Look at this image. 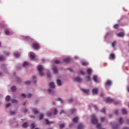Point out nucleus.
Listing matches in <instances>:
<instances>
[{"mask_svg":"<svg viewBox=\"0 0 129 129\" xmlns=\"http://www.w3.org/2000/svg\"><path fill=\"white\" fill-rule=\"evenodd\" d=\"M92 123H93V124H97L98 121H97V119L95 117V115L92 114Z\"/></svg>","mask_w":129,"mask_h":129,"instance_id":"nucleus-1","label":"nucleus"},{"mask_svg":"<svg viewBox=\"0 0 129 129\" xmlns=\"http://www.w3.org/2000/svg\"><path fill=\"white\" fill-rule=\"evenodd\" d=\"M38 71L39 72L40 75L43 76L44 75V73L42 72L43 71V66L39 65L38 67Z\"/></svg>","mask_w":129,"mask_h":129,"instance_id":"nucleus-2","label":"nucleus"},{"mask_svg":"<svg viewBox=\"0 0 129 129\" xmlns=\"http://www.w3.org/2000/svg\"><path fill=\"white\" fill-rule=\"evenodd\" d=\"M105 101L106 103H111V102H113V101H114V99L107 97L105 99Z\"/></svg>","mask_w":129,"mask_h":129,"instance_id":"nucleus-3","label":"nucleus"},{"mask_svg":"<svg viewBox=\"0 0 129 129\" xmlns=\"http://www.w3.org/2000/svg\"><path fill=\"white\" fill-rule=\"evenodd\" d=\"M32 111L34 112V114H38L39 113V110L37 108H31Z\"/></svg>","mask_w":129,"mask_h":129,"instance_id":"nucleus-4","label":"nucleus"},{"mask_svg":"<svg viewBox=\"0 0 129 129\" xmlns=\"http://www.w3.org/2000/svg\"><path fill=\"white\" fill-rule=\"evenodd\" d=\"M75 81H76V82H79L80 83V82H82V79L80 78L79 77H78L75 79Z\"/></svg>","mask_w":129,"mask_h":129,"instance_id":"nucleus-5","label":"nucleus"},{"mask_svg":"<svg viewBox=\"0 0 129 129\" xmlns=\"http://www.w3.org/2000/svg\"><path fill=\"white\" fill-rule=\"evenodd\" d=\"M81 90L84 92V93H86V94H87L88 95H89V89H81Z\"/></svg>","mask_w":129,"mask_h":129,"instance_id":"nucleus-6","label":"nucleus"},{"mask_svg":"<svg viewBox=\"0 0 129 129\" xmlns=\"http://www.w3.org/2000/svg\"><path fill=\"white\" fill-rule=\"evenodd\" d=\"M71 61V59L69 57H68L67 58H64L63 60V62H64V63H69V62Z\"/></svg>","mask_w":129,"mask_h":129,"instance_id":"nucleus-7","label":"nucleus"},{"mask_svg":"<svg viewBox=\"0 0 129 129\" xmlns=\"http://www.w3.org/2000/svg\"><path fill=\"white\" fill-rule=\"evenodd\" d=\"M32 46L34 48V49H39V44H38L37 43H33L32 44Z\"/></svg>","mask_w":129,"mask_h":129,"instance_id":"nucleus-8","label":"nucleus"},{"mask_svg":"<svg viewBox=\"0 0 129 129\" xmlns=\"http://www.w3.org/2000/svg\"><path fill=\"white\" fill-rule=\"evenodd\" d=\"M45 120L46 121V124H48V125H50V124H52V123H54V122L50 121L49 120H48V119H45Z\"/></svg>","mask_w":129,"mask_h":129,"instance_id":"nucleus-9","label":"nucleus"},{"mask_svg":"<svg viewBox=\"0 0 129 129\" xmlns=\"http://www.w3.org/2000/svg\"><path fill=\"white\" fill-rule=\"evenodd\" d=\"M111 84H112L111 81L108 80L106 83V84H105V85L106 87V86H111Z\"/></svg>","mask_w":129,"mask_h":129,"instance_id":"nucleus-10","label":"nucleus"},{"mask_svg":"<svg viewBox=\"0 0 129 129\" xmlns=\"http://www.w3.org/2000/svg\"><path fill=\"white\" fill-rule=\"evenodd\" d=\"M49 85L50 88H52V89H54V88H55V83H54V82L50 83Z\"/></svg>","mask_w":129,"mask_h":129,"instance_id":"nucleus-11","label":"nucleus"},{"mask_svg":"<svg viewBox=\"0 0 129 129\" xmlns=\"http://www.w3.org/2000/svg\"><path fill=\"white\" fill-rule=\"evenodd\" d=\"M84 128V125L82 123L79 124L78 126V129H83Z\"/></svg>","mask_w":129,"mask_h":129,"instance_id":"nucleus-12","label":"nucleus"},{"mask_svg":"<svg viewBox=\"0 0 129 129\" xmlns=\"http://www.w3.org/2000/svg\"><path fill=\"white\" fill-rule=\"evenodd\" d=\"M118 37H122L124 36V32H120L118 34H117Z\"/></svg>","mask_w":129,"mask_h":129,"instance_id":"nucleus-13","label":"nucleus"},{"mask_svg":"<svg viewBox=\"0 0 129 129\" xmlns=\"http://www.w3.org/2000/svg\"><path fill=\"white\" fill-rule=\"evenodd\" d=\"M92 93L94 95L97 94V93H98V89H93L92 90Z\"/></svg>","mask_w":129,"mask_h":129,"instance_id":"nucleus-14","label":"nucleus"},{"mask_svg":"<svg viewBox=\"0 0 129 129\" xmlns=\"http://www.w3.org/2000/svg\"><path fill=\"white\" fill-rule=\"evenodd\" d=\"M22 127H28V126H29V125L28 124V123H27V122H25L24 123H23L22 125Z\"/></svg>","mask_w":129,"mask_h":129,"instance_id":"nucleus-15","label":"nucleus"},{"mask_svg":"<svg viewBox=\"0 0 129 129\" xmlns=\"http://www.w3.org/2000/svg\"><path fill=\"white\" fill-rule=\"evenodd\" d=\"M53 70L54 73L55 74H58V69H57V68L56 67H54L53 68Z\"/></svg>","mask_w":129,"mask_h":129,"instance_id":"nucleus-16","label":"nucleus"},{"mask_svg":"<svg viewBox=\"0 0 129 129\" xmlns=\"http://www.w3.org/2000/svg\"><path fill=\"white\" fill-rule=\"evenodd\" d=\"M56 84L58 86H61V85H62V83H61V80L57 79L56 81Z\"/></svg>","mask_w":129,"mask_h":129,"instance_id":"nucleus-17","label":"nucleus"},{"mask_svg":"<svg viewBox=\"0 0 129 129\" xmlns=\"http://www.w3.org/2000/svg\"><path fill=\"white\" fill-rule=\"evenodd\" d=\"M85 79L86 80V81H87V82H90V81H91V79L90 78V76H88L85 78Z\"/></svg>","mask_w":129,"mask_h":129,"instance_id":"nucleus-18","label":"nucleus"},{"mask_svg":"<svg viewBox=\"0 0 129 129\" xmlns=\"http://www.w3.org/2000/svg\"><path fill=\"white\" fill-rule=\"evenodd\" d=\"M114 58H115V55H114V54L111 53V54L110 55V59L111 60H112V59H114Z\"/></svg>","mask_w":129,"mask_h":129,"instance_id":"nucleus-19","label":"nucleus"},{"mask_svg":"<svg viewBox=\"0 0 129 129\" xmlns=\"http://www.w3.org/2000/svg\"><path fill=\"white\" fill-rule=\"evenodd\" d=\"M93 80L94 81H95V82H96V83L98 82V80L97 79V76H94Z\"/></svg>","mask_w":129,"mask_h":129,"instance_id":"nucleus-20","label":"nucleus"},{"mask_svg":"<svg viewBox=\"0 0 129 129\" xmlns=\"http://www.w3.org/2000/svg\"><path fill=\"white\" fill-rule=\"evenodd\" d=\"M5 32L6 35H7V36L10 35V30H8L7 29H5Z\"/></svg>","mask_w":129,"mask_h":129,"instance_id":"nucleus-21","label":"nucleus"},{"mask_svg":"<svg viewBox=\"0 0 129 129\" xmlns=\"http://www.w3.org/2000/svg\"><path fill=\"white\" fill-rule=\"evenodd\" d=\"M5 100L6 101H7V102H9V101H10V100H11V96H7L6 98H5Z\"/></svg>","mask_w":129,"mask_h":129,"instance_id":"nucleus-22","label":"nucleus"},{"mask_svg":"<svg viewBox=\"0 0 129 129\" xmlns=\"http://www.w3.org/2000/svg\"><path fill=\"white\" fill-rule=\"evenodd\" d=\"M74 122H76V123H78V117H75L73 119Z\"/></svg>","mask_w":129,"mask_h":129,"instance_id":"nucleus-23","label":"nucleus"},{"mask_svg":"<svg viewBox=\"0 0 129 129\" xmlns=\"http://www.w3.org/2000/svg\"><path fill=\"white\" fill-rule=\"evenodd\" d=\"M119 122L120 124H122L123 123V119L122 117H120L119 119Z\"/></svg>","mask_w":129,"mask_h":129,"instance_id":"nucleus-24","label":"nucleus"},{"mask_svg":"<svg viewBox=\"0 0 129 129\" xmlns=\"http://www.w3.org/2000/svg\"><path fill=\"white\" fill-rule=\"evenodd\" d=\"M11 90L13 91V92H16V90H17V88L15 86H12L11 88Z\"/></svg>","mask_w":129,"mask_h":129,"instance_id":"nucleus-25","label":"nucleus"},{"mask_svg":"<svg viewBox=\"0 0 129 129\" xmlns=\"http://www.w3.org/2000/svg\"><path fill=\"white\" fill-rule=\"evenodd\" d=\"M19 101L15 99H12V103H18Z\"/></svg>","mask_w":129,"mask_h":129,"instance_id":"nucleus-26","label":"nucleus"},{"mask_svg":"<svg viewBox=\"0 0 129 129\" xmlns=\"http://www.w3.org/2000/svg\"><path fill=\"white\" fill-rule=\"evenodd\" d=\"M44 118V114L40 113L39 115V119L40 120H42V119Z\"/></svg>","mask_w":129,"mask_h":129,"instance_id":"nucleus-27","label":"nucleus"},{"mask_svg":"<svg viewBox=\"0 0 129 129\" xmlns=\"http://www.w3.org/2000/svg\"><path fill=\"white\" fill-rule=\"evenodd\" d=\"M1 68H2V69H3V70H6V68H7V66H6V64H2V66H1Z\"/></svg>","mask_w":129,"mask_h":129,"instance_id":"nucleus-28","label":"nucleus"},{"mask_svg":"<svg viewBox=\"0 0 129 129\" xmlns=\"http://www.w3.org/2000/svg\"><path fill=\"white\" fill-rule=\"evenodd\" d=\"M87 72L89 75H90V74H91V72H92V70L91 69H88Z\"/></svg>","mask_w":129,"mask_h":129,"instance_id":"nucleus-29","label":"nucleus"},{"mask_svg":"<svg viewBox=\"0 0 129 129\" xmlns=\"http://www.w3.org/2000/svg\"><path fill=\"white\" fill-rule=\"evenodd\" d=\"M119 126V124H116L114 126H113V128L114 129H117Z\"/></svg>","mask_w":129,"mask_h":129,"instance_id":"nucleus-30","label":"nucleus"},{"mask_svg":"<svg viewBox=\"0 0 129 129\" xmlns=\"http://www.w3.org/2000/svg\"><path fill=\"white\" fill-rule=\"evenodd\" d=\"M122 113L123 114H126V113H127V111L125 109H122Z\"/></svg>","mask_w":129,"mask_h":129,"instance_id":"nucleus-31","label":"nucleus"},{"mask_svg":"<svg viewBox=\"0 0 129 129\" xmlns=\"http://www.w3.org/2000/svg\"><path fill=\"white\" fill-rule=\"evenodd\" d=\"M30 58L31 60H34L35 59V55L34 54H30Z\"/></svg>","mask_w":129,"mask_h":129,"instance_id":"nucleus-32","label":"nucleus"},{"mask_svg":"<svg viewBox=\"0 0 129 129\" xmlns=\"http://www.w3.org/2000/svg\"><path fill=\"white\" fill-rule=\"evenodd\" d=\"M53 113L54 114H55V115L58 114V110L57 109V108H54Z\"/></svg>","mask_w":129,"mask_h":129,"instance_id":"nucleus-33","label":"nucleus"},{"mask_svg":"<svg viewBox=\"0 0 129 129\" xmlns=\"http://www.w3.org/2000/svg\"><path fill=\"white\" fill-rule=\"evenodd\" d=\"M5 60V56L3 55H0V61H4Z\"/></svg>","mask_w":129,"mask_h":129,"instance_id":"nucleus-34","label":"nucleus"},{"mask_svg":"<svg viewBox=\"0 0 129 129\" xmlns=\"http://www.w3.org/2000/svg\"><path fill=\"white\" fill-rule=\"evenodd\" d=\"M71 113L74 114L75 112H76V109H72L70 110Z\"/></svg>","mask_w":129,"mask_h":129,"instance_id":"nucleus-35","label":"nucleus"},{"mask_svg":"<svg viewBox=\"0 0 129 129\" xmlns=\"http://www.w3.org/2000/svg\"><path fill=\"white\" fill-rule=\"evenodd\" d=\"M114 29H118V28H119V25L118 24H115L114 25Z\"/></svg>","mask_w":129,"mask_h":129,"instance_id":"nucleus-36","label":"nucleus"},{"mask_svg":"<svg viewBox=\"0 0 129 129\" xmlns=\"http://www.w3.org/2000/svg\"><path fill=\"white\" fill-rule=\"evenodd\" d=\"M10 122L11 123H14V122H16V118H13L12 119L10 120Z\"/></svg>","mask_w":129,"mask_h":129,"instance_id":"nucleus-37","label":"nucleus"},{"mask_svg":"<svg viewBox=\"0 0 129 129\" xmlns=\"http://www.w3.org/2000/svg\"><path fill=\"white\" fill-rule=\"evenodd\" d=\"M113 102L114 104H115V105H118V104H119L120 103V102H118V101H114H114L112 102Z\"/></svg>","mask_w":129,"mask_h":129,"instance_id":"nucleus-38","label":"nucleus"},{"mask_svg":"<svg viewBox=\"0 0 129 129\" xmlns=\"http://www.w3.org/2000/svg\"><path fill=\"white\" fill-rule=\"evenodd\" d=\"M82 65H83V66H87V65H88V62H83L82 63Z\"/></svg>","mask_w":129,"mask_h":129,"instance_id":"nucleus-39","label":"nucleus"},{"mask_svg":"<svg viewBox=\"0 0 129 129\" xmlns=\"http://www.w3.org/2000/svg\"><path fill=\"white\" fill-rule=\"evenodd\" d=\"M32 78H33V82H34V83H36L37 81H36V80H35V79H36V76H32Z\"/></svg>","mask_w":129,"mask_h":129,"instance_id":"nucleus-40","label":"nucleus"},{"mask_svg":"<svg viewBox=\"0 0 129 129\" xmlns=\"http://www.w3.org/2000/svg\"><path fill=\"white\" fill-rule=\"evenodd\" d=\"M25 40H26V41H30L31 40V38L29 36H26L25 38Z\"/></svg>","mask_w":129,"mask_h":129,"instance_id":"nucleus-41","label":"nucleus"},{"mask_svg":"<svg viewBox=\"0 0 129 129\" xmlns=\"http://www.w3.org/2000/svg\"><path fill=\"white\" fill-rule=\"evenodd\" d=\"M14 56H16V58H19V57L21 56V54L19 53H17L14 54Z\"/></svg>","mask_w":129,"mask_h":129,"instance_id":"nucleus-42","label":"nucleus"},{"mask_svg":"<svg viewBox=\"0 0 129 129\" xmlns=\"http://www.w3.org/2000/svg\"><path fill=\"white\" fill-rule=\"evenodd\" d=\"M31 128L32 129L35 128V127L36 126L35 125V123H31Z\"/></svg>","mask_w":129,"mask_h":129,"instance_id":"nucleus-43","label":"nucleus"},{"mask_svg":"<svg viewBox=\"0 0 129 129\" xmlns=\"http://www.w3.org/2000/svg\"><path fill=\"white\" fill-rule=\"evenodd\" d=\"M115 45H116V41H114L112 43V46L113 47V48H114L115 47Z\"/></svg>","mask_w":129,"mask_h":129,"instance_id":"nucleus-44","label":"nucleus"},{"mask_svg":"<svg viewBox=\"0 0 129 129\" xmlns=\"http://www.w3.org/2000/svg\"><path fill=\"white\" fill-rule=\"evenodd\" d=\"M23 67H26V66H28V62L27 61H25L23 64Z\"/></svg>","mask_w":129,"mask_h":129,"instance_id":"nucleus-45","label":"nucleus"},{"mask_svg":"<svg viewBox=\"0 0 129 129\" xmlns=\"http://www.w3.org/2000/svg\"><path fill=\"white\" fill-rule=\"evenodd\" d=\"M14 114H16V111H12L10 112V115H14Z\"/></svg>","mask_w":129,"mask_h":129,"instance_id":"nucleus-46","label":"nucleus"},{"mask_svg":"<svg viewBox=\"0 0 129 129\" xmlns=\"http://www.w3.org/2000/svg\"><path fill=\"white\" fill-rule=\"evenodd\" d=\"M11 105H12V104L11 103H9L6 105L5 107H6V108H8V107H10V106H11Z\"/></svg>","mask_w":129,"mask_h":129,"instance_id":"nucleus-47","label":"nucleus"},{"mask_svg":"<svg viewBox=\"0 0 129 129\" xmlns=\"http://www.w3.org/2000/svg\"><path fill=\"white\" fill-rule=\"evenodd\" d=\"M64 126H65V124H60L59 125L60 128H63V127H64Z\"/></svg>","mask_w":129,"mask_h":129,"instance_id":"nucleus-48","label":"nucleus"},{"mask_svg":"<svg viewBox=\"0 0 129 129\" xmlns=\"http://www.w3.org/2000/svg\"><path fill=\"white\" fill-rule=\"evenodd\" d=\"M28 98H31L32 97V94L29 93L27 95Z\"/></svg>","mask_w":129,"mask_h":129,"instance_id":"nucleus-49","label":"nucleus"},{"mask_svg":"<svg viewBox=\"0 0 129 129\" xmlns=\"http://www.w3.org/2000/svg\"><path fill=\"white\" fill-rule=\"evenodd\" d=\"M97 128H101V124L99 123L97 125Z\"/></svg>","mask_w":129,"mask_h":129,"instance_id":"nucleus-50","label":"nucleus"},{"mask_svg":"<svg viewBox=\"0 0 129 129\" xmlns=\"http://www.w3.org/2000/svg\"><path fill=\"white\" fill-rule=\"evenodd\" d=\"M16 81L20 82V81H21V79H20V78L18 77H16Z\"/></svg>","mask_w":129,"mask_h":129,"instance_id":"nucleus-51","label":"nucleus"},{"mask_svg":"<svg viewBox=\"0 0 129 129\" xmlns=\"http://www.w3.org/2000/svg\"><path fill=\"white\" fill-rule=\"evenodd\" d=\"M101 112H103V113H105V108H103L101 110Z\"/></svg>","mask_w":129,"mask_h":129,"instance_id":"nucleus-52","label":"nucleus"},{"mask_svg":"<svg viewBox=\"0 0 129 129\" xmlns=\"http://www.w3.org/2000/svg\"><path fill=\"white\" fill-rule=\"evenodd\" d=\"M25 84H27L28 85H29V84H31V81H28L26 82H25Z\"/></svg>","mask_w":129,"mask_h":129,"instance_id":"nucleus-53","label":"nucleus"},{"mask_svg":"<svg viewBox=\"0 0 129 129\" xmlns=\"http://www.w3.org/2000/svg\"><path fill=\"white\" fill-rule=\"evenodd\" d=\"M105 120V117H103L101 118V121H104Z\"/></svg>","mask_w":129,"mask_h":129,"instance_id":"nucleus-54","label":"nucleus"},{"mask_svg":"<svg viewBox=\"0 0 129 129\" xmlns=\"http://www.w3.org/2000/svg\"><path fill=\"white\" fill-rule=\"evenodd\" d=\"M57 100H58V101H60L61 103H63V101L61 100V98H58L57 99Z\"/></svg>","mask_w":129,"mask_h":129,"instance_id":"nucleus-55","label":"nucleus"},{"mask_svg":"<svg viewBox=\"0 0 129 129\" xmlns=\"http://www.w3.org/2000/svg\"><path fill=\"white\" fill-rule=\"evenodd\" d=\"M47 77H48V78H51V73H48L47 74Z\"/></svg>","mask_w":129,"mask_h":129,"instance_id":"nucleus-56","label":"nucleus"},{"mask_svg":"<svg viewBox=\"0 0 129 129\" xmlns=\"http://www.w3.org/2000/svg\"><path fill=\"white\" fill-rule=\"evenodd\" d=\"M62 113L65 114V111H64V110H61L60 111V112H59V114L61 115Z\"/></svg>","mask_w":129,"mask_h":129,"instance_id":"nucleus-57","label":"nucleus"},{"mask_svg":"<svg viewBox=\"0 0 129 129\" xmlns=\"http://www.w3.org/2000/svg\"><path fill=\"white\" fill-rule=\"evenodd\" d=\"M4 54H5V55H7V56L10 55V53H9V52H8V51L4 52Z\"/></svg>","mask_w":129,"mask_h":129,"instance_id":"nucleus-58","label":"nucleus"},{"mask_svg":"<svg viewBox=\"0 0 129 129\" xmlns=\"http://www.w3.org/2000/svg\"><path fill=\"white\" fill-rule=\"evenodd\" d=\"M69 102H73V98H71V99L68 100Z\"/></svg>","mask_w":129,"mask_h":129,"instance_id":"nucleus-59","label":"nucleus"},{"mask_svg":"<svg viewBox=\"0 0 129 129\" xmlns=\"http://www.w3.org/2000/svg\"><path fill=\"white\" fill-rule=\"evenodd\" d=\"M26 94H21V97H24V98H26Z\"/></svg>","mask_w":129,"mask_h":129,"instance_id":"nucleus-60","label":"nucleus"},{"mask_svg":"<svg viewBox=\"0 0 129 129\" xmlns=\"http://www.w3.org/2000/svg\"><path fill=\"white\" fill-rule=\"evenodd\" d=\"M55 64H59L60 63V61L59 60H55Z\"/></svg>","mask_w":129,"mask_h":129,"instance_id":"nucleus-61","label":"nucleus"},{"mask_svg":"<svg viewBox=\"0 0 129 129\" xmlns=\"http://www.w3.org/2000/svg\"><path fill=\"white\" fill-rule=\"evenodd\" d=\"M25 110H24V112L27 113L28 112V109H27L26 108H24Z\"/></svg>","mask_w":129,"mask_h":129,"instance_id":"nucleus-62","label":"nucleus"},{"mask_svg":"<svg viewBox=\"0 0 129 129\" xmlns=\"http://www.w3.org/2000/svg\"><path fill=\"white\" fill-rule=\"evenodd\" d=\"M115 114H118V111L117 110H115Z\"/></svg>","mask_w":129,"mask_h":129,"instance_id":"nucleus-63","label":"nucleus"},{"mask_svg":"<svg viewBox=\"0 0 129 129\" xmlns=\"http://www.w3.org/2000/svg\"><path fill=\"white\" fill-rule=\"evenodd\" d=\"M123 129H129L128 127H124Z\"/></svg>","mask_w":129,"mask_h":129,"instance_id":"nucleus-64","label":"nucleus"}]
</instances>
